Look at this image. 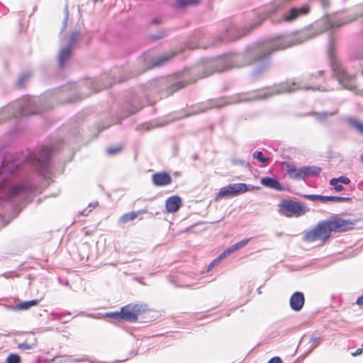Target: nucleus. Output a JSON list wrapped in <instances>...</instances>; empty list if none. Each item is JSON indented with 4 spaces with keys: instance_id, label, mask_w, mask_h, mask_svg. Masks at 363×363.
<instances>
[{
    "instance_id": "obj_1",
    "label": "nucleus",
    "mask_w": 363,
    "mask_h": 363,
    "mask_svg": "<svg viewBox=\"0 0 363 363\" xmlns=\"http://www.w3.org/2000/svg\"><path fill=\"white\" fill-rule=\"evenodd\" d=\"M359 16H363V11L359 15L354 14L333 19H322L316 23L317 28L320 29L318 32L306 30L293 35L277 36L267 40L252 53L249 52L229 53L216 59L207 60L203 66L208 71L204 72L199 78L206 77L215 72H224L231 68L244 67L252 62H258L259 65L255 68L252 75L255 77H260L270 68V56L274 52L301 44L323 31L334 29L352 22L357 19Z\"/></svg>"
},
{
    "instance_id": "obj_2",
    "label": "nucleus",
    "mask_w": 363,
    "mask_h": 363,
    "mask_svg": "<svg viewBox=\"0 0 363 363\" xmlns=\"http://www.w3.org/2000/svg\"><path fill=\"white\" fill-rule=\"evenodd\" d=\"M302 87L298 86L296 82H285L279 84H275L273 87L268 89L267 90H262L259 92H253L249 94H240L236 96H234L231 99L225 101L223 104H218L217 101L211 100L204 104H200L194 108L193 111V114L203 113L210 108L217 107L220 108L224 105L234 104V103H240V102H245L253 100H259L267 99L271 96L284 94V93H290L292 91H295L298 89H301ZM303 89L305 90H315L316 88L313 86H305L303 87ZM317 89H320L319 87Z\"/></svg>"
},
{
    "instance_id": "obj_3",
    "label": "nucleus",
    "mask_w": 363,
    "mask_h": 363,
    "mask_svg": "<svg viewBox=\"0 0 363 363\" xmlns=\"http://www.w3.org/2000/svg\"><path fill=\"white\" fill-rule=\"evenodd\" d=\"M20 168L16 160L7 161L4 160L0 167V191L6 190L4 199L8 201L16 200L23 201L28 193L33 191V186L30 181L26 180L19 184L9 186L8 179L10 175L18 172Z\"/></svg>"
},
{
    "instance_id": "obj_4",
    "label": "nucleus",
    "mask_w": 363,
    "mask_h": 363,
    "mask_svg": "<svg viewBox=\"0 0 363 363\" xmlns=\"http://www.w3.org/2000/svg\"><path fill=\"white\" fill-rule=\"evenodd\" d=\"M40 99L36 96H25L12 102L1 111V113L9 114V118L36 114L46 110L38 105Z\"/></svg>"
},
{
    "instance_id": "obj_5",
    "label": "nucleus",
    "mask_w": 363,
    "mask_h": 363,
    "mask_svg": "<svg viewBox=\"0 0 363 363\" xmlns=\"http://www.w3.org/2000/svg\"><path fill=\"white\" fill-rule=\"evenodd\" d=\"M328 56L331 60V67L333 75L343 88L353 90L355 89V77L353 74H349L342 65L335 59L334 55V38L330 37L328 50Z\"/></svg>"
},
{
    "instance_id": "obj_6",
    "label": "nucleus",
    "mask_w": 363,
    "mask_h": 363,
    "mask_svg": "<svg viewBox=\"0 0 363 363\" xmlns=\"http://www.w3.org/2000/svg\"><path fill=\"white\" fill-rule=\"evenodd\" d=\"M331 235L327 220L320 221L312 229L306 231L303 236V240L307 242H313L320 240L325 242Z\"/></svg>"
},
{
    "instance_id": "obj_7",
    "label": "nucleus",
    "mask_w": 363,
    "mask_h": 363,
    "mask_svg": "<svg viewBox=\"0 0 363 363\" xmlns=\"http://www.w3.org/2000/svg\"><path fill=\"white\" fill-rule=\"evenodd\" d=\"M52 152L51 147H43L40 149L38 155L35 158L34 165L41 176L47 177L50 174Z\"/></svg>"
},
{
    "instance_id": "obj_8",
    "label": "nucleus",
    "mask_w": 363,
    "mask_h": 363,
    "mask_svg": "<svg viewBox=\"0 0 363 363\" xmlns=\"http://www.w3.org/2000/svg\"><path fill=\"white\" fill-rule=\"evenodd\" d=\"M286 170L290 178L301 180L318 176L321 172V168L317 166H303L296 168L295 166L290 164L287 166Z\"/></svg>"
},
{
    "instance_id": "obj_9",
    "label": "nucleus",
    "mask_w": 363,
    "mask_h": 363,
    "mask_svg": "<svg viewBox=\"0 0 363 363\" xmlns=\"http://www.w3.org/2000/svg\"><path fill=\"white\" fill-rule=\"evenodd\" d=\"M254 189H255V186L250 185L247 186L244 183L230 184L220 189L216 197V200L218 201L222 198L235 196Z\"/></svg>"
},
{
    "instance_id": "obj_10",
    "label": "nucleus",
    "mask_w": 363,
    "mask_h": 363,
    "mask_svg": "<svg viewBox=\"0 0 363 363\" xmlns=\"http://www.w3.org/2000/svg\"><path fill=\"white\" fill-rule=\"evenodd\" d=\"M330 233L345 232L354 228V223L348 219H344L335 216L327 220Z\"/></svg>"
},
{
    "instance_id": "obj_11",
    "label": "nucleus",
    "mask_w": 363,
    "mask_h": 363,
    "mask_svg": "<svg viewBox=\"0 0 363 363\" xmlns=\"http://www.w3.org/2000/svg\"><path fill=\"white\" fill-rule=\"evenodd\" d=\"M279 213L286 217H291L293 215L298 216L304 213L303 206L296 201H284L279 204Z\"/></svg>"
},
{
    "instance_id": "obj_12",
    "label": "nucleus",
    "mask_w": 363,
    "mask_h": 363,
    "mask_svg": "<svg viewBox=\"0 0 363 363\" xmlns=\"http://www.w3.org/2000/svg\"><path fill=\"white\" fill-rule=\"evenodd\" d=\"M145 306L141 304H128L122 307V319L129 322H135L138 316L145 311Z\"/></svg>"
},
{
    "instance_id": "obj_13",
    "label": "nucleus",
    "mask_w": 363,
    "mask_h": 363,
    "mask_svg": "<svg viewBox=\"0 0 363 363\" xmlns=\"http://www.w3.org/2000/svg\"><path fill=\"white\" fill-rule=\"evenodd\" d=\"M152 184L156 186H164L172 182L171 175L166 172H157L152 176Z\"/></svg>"
},
{
    "instance_id": "obj_14",
    "label": "nucleus",
    "mask_w": 363,
    "mask_h": 363,
    "mask_svg": "<svg viewBox=\"0 0 363 363\" xmlns=\"http://www.w3.org/2000/svg\"><path fill=\"white\" fill-rule=\"evenodd\" d=\"M72 55V49L67 47L62 48L57 55V65L60 69H63L70 60Z\"/></svg>"
},
{
    "instance_id": "obj_15",
    "label": "nucleus",
    "mask_w": 363,
    "mask_h": 363,
    "mask_svg": "<svg viewBox=\"0 0 363 363\" xmlns=\"http://www.w3.org/2000/svg\"><path fill=\"white\" fill-rule=\"evenodd\" d=\"M305 302L303 294L296 291L292 294L290 298V306L294 311H299L302 309Z\"/></svg>"
},
{
    "instance_id": "obj_16",
    "label": "nucleus",
    "mask_w": 363,
    "mask_h": 363,
    "mask_svg": "<svg viewBox=\"0 0 363 363\" xmlns=\"http://www.w3.org/2000/svg\"><path fill=\"white\" fill-rule=\"evenodd\" d=\"M165 206L168 212H176L182 206L181 198L178 196H172L167 199Z\"/></svg>"
},
{
    "instance_id": "obj_17",
    "label": "nucleus",
    "mask_w": 363,
    "mask_h": 363,
    "mask_svg": "<svg viewBox=\"0 0 363 363\" xmlns=\"http://www.w3.org/2000/svg\"><path fill=\"white\" fill-rule=\"evenodd\" d=\"M260 183L269 189L277 191H283L284 188L279 182L275 178L264 177L261 179Z\"/></svg>"
},
{
    "instance_id": "obj_18",
    "label": "nucleus",
    "mask_w": 363,
    "mask_h": 363,
    "mask_svg": "<svg viewBox=\"0 0 363 363\" xmlns=\"http://www.w3.org/2000/svg\"><path fill=\"white\" fill-rule=\"evenodd\" d=\"M147 209H140L138 211H132L123 214L118 220L120 223H126L129 221L135 220L140 214L147 213Z\"/></svg>"
},
{
    "instance_id": "obj_19",
    "label": "nucleus",
    "mask_w": 363,
    "mask_h": 363,
    "mask_svg": "<svg viewBox=\"0 0 363 363\" xmlns=\"http://www.w3.org/2000/svg\"><path fill=\"white\" fill-rule=\"evenodd\" d=\"M176 55H177L176 52H171L169 54H166L163 56L158 57L157 59L154 60L153 65L151 66V67L163 65L164 64L169 62Z\"/></svg>"
},
{
    "instance_id": "obj_20",
    "label": "nucleus",
    "mask_w": 363,
    "mask_h": 363,
    "mask_svg": "<svg viewBox=\"0 0 363 363\" xmlns=\"http://www.w3.org/2000/svg\"><path fill=\"white\" fill-rule=\"evenodd\" d=\"M348 124L352 127L355 130L363 136V122H361L355 118L349 117L347 118Z\"/></svg>"
},
{
    "instance_id": "obj_21",
    "label": "nucleus",
    "mask_w": 363,
    "mask_h": 363,
    "mask_svg": "<svg viewBox=\"0 0 363 363\" xmlns=\"http://www.w3.org/2000/svg\"><path fill=\"white\" fill-rule=\"evenodd\" d=\"M39 301L36 299L21 302L18 304L14 306V310L16 311H26L29 309L30 308L36 306L38 303Z\"/></svg>"
},
{
    "instance_id": "obj_22",
    "label": "nucleus",
    "mask_w": 363,
    "mask_h": 363,
    "mask_svg": "<svg viewBox=\"0 0 363 363\" xmlns=\"http://www.w3.org/2000/svg\"><path fill=\"white\" fill-rule=\"evenodd\" d=\"M351 199L349 197H341V196H322L321 202L322 203H328V202H334V203H341L345 201H349Z\"/></svg>"
},
{
    "instance_id": "obj_23",
    "label": "nucleus",
    "mask_w": 363,
    "mask_h": 363,
    "mask_svg": "<svg viewBox=\"0 0 363 363\" xmlns=\"http://www.w3.org/2000/svg\"><path fill=\"white\" fill-rule=\"evenodd\" d=\"M177 6L178 8H184L189 6H195L200 3L199 0H177Z\"/></svg>"
},
{
    "instance_id": "obj_24",
    "label": "nucleus",
    "mask_w": 363,
    "mask_h": 363,
    "mask_svg": "<svg viewBox=\"0 0 363 363\" xmlns=\"http://www.w3.org/2000/svg\"><path fill=\"white\" fill-rule=\"evenodd\" d=\"M252 157L254 159H256L260 162L263 166H267L269 164V159L268 157H264L263 153L261 151H255L252 154Z\"/></svg>"
},
{
    "instance_id": "obj_25",
    "label": "nucleus",
    "mask_w": 363,
    "mask_h": 363,
    "mask_svg": "<svg viewBox=\"0 0 363 363\" xmlns=\"http://www.w3.org/2000/svg\"><path fill=\"white\" fill-rule=\"evenodd\" d=\"M80 38V33L77 31L73 32L69 39L68 45L66 46L67 48H70L71 49L75 45L77 42L79 40Z\"/></svg>"
},
{
    "instance_id": "obj_26",
    "label": "nucleus",
    "mask_w": 363,
    "mask_h": 363,
    "mask_svg": "<svg viewBox=\"0 0 363 363\" xmlns=\"http://www.w3.org/2000/svg\"><path fill=\"white\" fill-rule=\"evenodd\" d=\"M35 347V341H24L18 345V348L21 350H32Z\"/></svg>"
},
{
    "instance_id": "obj_27",
    "label": "nucleus",
    "mask_w": 363,
    "mask_h": 363,
    "mask_svg": "<svg viewBox=\"0 0 363 363\" xmlns=\"http://www.w3.org/2000/svg\"><path fill=\"white\" fill-rule=\"evenodd\" d=\"M336 183L349 184L350 183V179L347 177L341 176L338 178H333L330 180V184H335Z\"/></svg>"
},
{
    "instance_id": "obj_28",
    "label": "nucleus",
    "mask_w": 363,
    "mask_h": 363,
    "mask_svg": "<svg viewBox=\"0 0 363 363\" xmlns=\"http://www.w3.org/2000/svg\"><path fill=\"white\" fill-rule=\"evenodd\" d=\"M322 339L323 338L321 336H318V337L311 336L310 338V340H309V342L311 343H312V345L310 347V351H312L316 347H318L320 344Z\"/></svg>"
},
{
    "instance_id": "obj_29",
    "label": "nucleus",
    "mask_w": 363,
    "mask_h": 363,
    "mask_svg": "<svg viewBox=\"0 0 363 363\" xmlns=\"http://www.w3.org/2000/svg\"><path fill=\"white\" fill-rule=\"evenodd\" d=\"M30 74L29 73H25L22 74L17 81V86L18 88H22L24 86L25 83L28 81V79L30 78Z\"/></svg>"
},
{
    "instance_id": "obj_30",
    "label": "nucleus",
    "mask_w": 363,
    "mask_h": 363,
    "mask_svg": "<svg viewBox=\"0 0 363 363\" xmlns=\"http://www.w3.org/2000/svg\"><path fill=\"white\" fill-rule=\"evenodd\" d=\"M337 113V110H335L332 112L328 111H323L320 113H315V115L317 116V118L319 120L325 119L329 116H333Z\"/></svg>"
},
{
    "instance_id": "obj_31",
    "label": "nucleus",
    "mask_w": 363,
    "mask_h": 363,
    "mask_svg": "<svg viewBox=\"0 0 363 363\" xmlns=\"http://www.w3.org/2000/svg\"><path fill=\"white\" fill-rule=\"evenodd\" d=\"M6 363H21V357L17 354H10L6 359Z\"/></svg>"
},
{
    "instance_id": "obj_32",
    "label": "nucleus",
    "mask_w": 363,
    "mask_h": 363,
    "mask_svg": "<svg viewBox=\"0 0 363 363\" xmlns=\"http://www.w3.org/2000/svg\"><path fill=\"white\" fill-rule=\"evenodd\" d=\"M167 35V32L164 30H160L157 33L150 36L151 40H157L161 39Z\"/></svg>"
},
{
    "instance_id": "obj_33",
    "label": "nucleus",
    "mask_w": 363,
    "mask_h": 363,
    "mask_svg": "<svg viewBox=\"0 0 363 363\" xmlns=\"http://www.w3.org/2000/svg\"><path fill=\"white\" fill-rule=\"evenodd\" d=\"M184 86V84L183 82H178L173 84L170 86L169 90L171 91H177V90L182 89Z\"/></svg>"
},
{
    "instance_id": "obj_34",
    "label": "nucleus",
    "mask_w": 363,
    "mask_h": 363,
    "mask_svg": "<svg viewBox=\"0 0 363 363\" xmlns=\"http://www.w3.org/2000/svg\"><path fill=\"white\" fill-rule=\"evenodd\" d=\"M304 198L310 200V201H320L321 202L322 195H315V194H306L303 196Z\"/></svg>"
},
{
    "instance_id": "obj_35",
    "label": "nucleus",
    "mask_w": 363,
    "mask_h": 363,
    "mask_svg": "<svg viewBox=\"0 0 363 363\" xmlns=\"http://www.w3.org/2000/svg\"><path fill=\"white\" fill-rule=\"evenodd\" d=\"M122 148L119 146L118 147H108L107 150H106V152L108 155H115V154H117L118 152H120L121 151Z\"/></svg>"
},
{
    "instance_id": "obj_36",
    "label": "nucleus",
    "mask_w": 363,
    "mask_h": 363,
    "mask_svg": "<svg viewBox=\"0 0 363 363\" xmlns=\"http://www.w3.org/2000/svg\"><path fill=\"white\" fill-rule=\"evenodd\" d=\"M86 84L91 87V90L93 92H98L100 90V89L96 87V82L91 79L86 81Z\"/></svg>"
},
{
    "instance_id": "obj_37",
    "label": "nucleus",
    "mask_w": 363,
    "mask_h": 363,
    "mask_svg": "<svg viewBox=\"0 0 363 363\" xmlns=\"http://www.w3.org/2000/svg\"><path fill=\"white\" fill-rule=\"evenodd\" d=\"M107 316L113 318L114 319H122V312L121 311L119 312H112V313H108Z\"/></svg>"
},
{
    "instance_id": "obj_38",
    "label": "nucleus",
    "mask_w": 363,
    "mask_h": 363,
    "mask_svg": "<svg viewBox=\"0 0 363 363\" xmlns=\"http://www.w3.org/2000/svg\"><path fill=\"white\" fill-rule=\"evenodd\" d=\"M235 250L233 245L227 248L225 250H224L221 254L223 257H226L231 255L232 253L235 252Z\"/></svg>"
},
{
    "instance_id": "obj_39",
    "label": "nucleus",
    "mask_w": 363,
    "mask_h": 363,
    "mask_svg": "<svg viewBox=\"0 0 363 363\" xmlns=\"http://www.w3.org/2000/svg\"><path fill=\"white\" fill-rule=\"evenodd\" d=\"M250 240H251V238L244 239V240L235 243V245H237L238 248L240 250V249L242 248L243 247H245L246 245H247V243L250 242Z\"/></svg>"
},
{
    "instance_id": "obj_40",
    "label": "nucleus",
    "mask_w": 363,
    "mask_h": 363,
    "mask_svg": "<svg viewBox=\"0 0 363 363\" xmlns=\"http://www.w3.org/2000/svg\"><path fill=\"white\" fill-rule=\"evenodd\" d=\"M71 362H74V363H79V362H91V359L84 355L81 358L73 359L71 360Z\"/></svg>"
},
{
    "instance_id": "obj_41",
    "label": "nucleus",
    "mask_w": 363,
    "mask_h": 363,
    "mask_svg": "<svg viewBox=\"0 0 363 363\" xmlns=\"http://www.w3.org/2000/svg\"><path fill=\"white\" fill-rule=\"evenodd\" d=\"M67 21H68V10L66 9V16L63 20V25L62 28V32L65 31L67 26Z\"/></svg>"
},
{
    "instance_id": "obj_42",
    "label": "nucleus",
    "mask_w": 363,
    "mask_h": 363,
    "mask_svg": "<svg viewBox=\"0 0 363 363\" xmlns=\"http://www.w3.org/2000/svg\"><path fill=\"white\" fill-rule=\"evenodd\" d=\"M127 78H120V79H115L112 82L108 84H105L104 86V87H109L111 86H112L113 84L114 83H116V82H122L123 81H125Z\"/></svg>"
},
{
    "instance_id": "obj_43",
    "label": "nucleus",
    "mask_w": 363,
    "mask_h": 363,
    "mask_svg": "<svg viewBox=\"0 0 363 363\" xmlns=\"http://www.w3.org/2000/svg\"><path fill=\"white\" fill-rule=\"evenodd\" d=\"M267 363H282V360L279 357H274Z\"/></svg>"
},
{
    "instance_id": "obj_44",
    "label": "nucleus",
    "mask_w": 363,
    "mask_h": 363,
    "mask_svg": "<svg viewBox=\"0 0 363 363\" xmlns=\"http://www.w3.org/2000/svg\"><path fill=\"white\" fill-rule=\"evenodd\" d=\"M331 186H334V189L335 190L337 191V192H340L341 191L343 190V186L340 183H336L335 184H330Z\"/></svg>"
},
{
    "instance_id": "obj_45",
    "label": "nucleus",
    "mask_w": 363,
    "mask_h": 363,
    "mask_svg": "<svg viewBox=\"0 0 363 363\" xmlns=\"http://www.w3.org/2000/svg\"><path fill=\"white\" fill-rule=\"evenodd\" d=\"M31 340L35 341V347L37 345V338L34 336V335L33 333L29 334L25 341H31Z\"/></svg>"
},
{
    "instance_id": "obj_46",
    "label": "nucleus",
    "mask_w": 363,
    "mask_h": 363,
    "mask_svg": "<svg viewBox=\"0 0 363 363\" xmlns=\"http://www.w3.org/2000/svg\"><path fill=\"white\" fill-rule=\"evenodd\" d=\"M225 257H222V254H220L219 255L218 257H217L216 259H215L213 261H212L211 262L213 263V264H214L215 266L217 265L223 259H224Z\"/></svg>"
},
{
    "instance_id": "obj_47",
    "label": "nucleus",
    "mask_w": 363,
    "mask_h": 363,
    "mask_svg": "<svg viewBox=\"0 0 363 363\" xmlns=\"http://www.w3.org/2000/svg\"><path fill=\"white\" fill-rule=\"evenodd\" d=\"M362 351H363V350H362V348H359V349H357L355 352H352V355L353 357H356V356H357V355H359V354H362Z\"/></svg>"
},
{
    "instance_id": "obj_48",
    "label": "nucleus",
    "mask_w": 363,
    "mask_h": 363,
    "mask_svg": "<svg viewBox=\"0 0 363 363\" xmlns=\"http://www.w3.org/2000/svg\"><path fill=\"white\" fill-rule=\"evenodd\" d=\"M356 303L359 306L363 305V294L357 299Z\"/></svg>"
},
{
    "instance_id": "obj_49",
    "label": "nucleus",
    "mask_w": 363,
    "mask_h": 363,
    "mask_svg": "<svg viewBox=\"0 0 363 363\" xmlns=\"http://www.w3.org/2000/svg\"><path fill=\"white\" fill-rule=\"evenodd\" d=\"M161 21L159 18H154L152 20V23L153 24H159L160 23Z\"/></svg>"
},
{
    "instance_id": "obj_50",
    "label": "nucleus",
    "mask_w": 363,
    "mask_h": 363,
    "mask_svg": "<svg viewBox=\"0 0 363 363\" xmlns=\"http://www.w3.org/2000/svg\"><path fill=\"white\" fill-rule=\"evenodd\" d=\"M70 314L71 313L69 312H67V313H57V314H55V315L57 318H60L64 315H70Z\"/></svg>"
},
{
    "instance_id": "obj_51",
    "label": "nucleus",
    "mask_w": 363,
    "mask_h": 363,
    "mask_svg": "<svg viewBox=\"0 0 363 363\" xmlns=\"http://www.w3.org/2000/svg\"><path fill=\"white\" fill-rule=\"evenodd\" d=\"M91 211V210L88 211L86 208V209H84L80 213L81 215L82 216H88V214L89 213V212Z\"/></svg>"
},
{
    "instance_id": "obj_52",
    "label": "nucleus",
    "mask_w": 363,
    "mask_h": 363,
    "mask_svg": "<svg viewBox=\"0 0 363 363\" xmlns=\"http://www.w3.org/2000/svg\"><path fill=\"white\" fill-rule=\"evenodd\" d=\"M238 164H241V165H244L245 164V162L243 160H238L237 162Z\"/></svg>"
},
{
    "instance_id": "obj_53",
    "label": "nucleus",
    "mask_w": 363,
    "mask_h": 363,
    "mask_svg": "<svg viewBox=\"0 0 363 363\" xmlns=\"http://www.w3.org/2000/svg\"><path fill=\"white\" fill-rule=\"evenodd\" d=\"M139 74H140V72L131 74L128 78L133 77H135V76H136V75H138Z\"/></svg>"
},
{
    "instance_id": "obj_54",
    "label": "nucleus",
    "mask_w": 363,
    "mask_h": 363,
    "mask_svg": "<svg viewBox=\"0 0 363 363\" xmlns=\"http://www.w3.org/2000/svg\"><path fill=\"white\" fill-rule=\"evenodd\" d=\"M97 205H98V203H97V202H96V203H90V204H89V206L96 207Z\"/></svg>"
},
{
    "instance_id": "obj_55",
    "label": "nucleus",
    "mask_w": 363,
    "mask_h": 363,
    "mask_svg": "<svg viewBox=\"0 0 363 363\" xmlns=\"http://www.w3.org/2000/svg\"><path fill=\"white\" fill-rule=\"evenodd\" d=\"M215 267V265H214V264H213V263L211 262V263L209 264L208 269H211V268H213V267Z\"/></svg>"
},
{
    "instance_id": "obj_56",
    "label": "nucleus",
    "mask_w": 363,
    "mask_h": 363,
    "mask_svg": "<svg viewBox=\"0 0 363 363\" xmlns=\"http://www.w3.org/2000/svg\"><path fill=\"white\" fill-rule=\"evenodd\" d=\"M233 246L234 247L235 251H237L239 250L235 244L233 245Z\"/></svg>"
},
{
    "instance_id": "obj_57",
    "label": "nucleus",
    "mask_w": 363,
    "mask_h": 363,
    "mask_svg": "<svg viewBox=\"0 0 363 363\" xmlns=\"http://www.w3.org/2000/svg\"><path fill=\"white\" fill-rule=\"evenodd\" d=\"M138 111V109H135V110L132 111L130 112V114L135 113V112H137Z\"/></svg>"
},
{
    "instance_id": "obj_58",
    "label": "nucleus",
    "mask_w": 363,
    "mask_h": 363,
    "mask_svg": "<svg viewBox=\"0 0 363 363\" xmlns=\"http://www.w3.org/2000/svg\"><path fill=\"white\" fill-rule=\"evenodd\" d=\"M361 160H362V163H363V153H362V155H361Z\"/></svg>"
}]
</instances>
